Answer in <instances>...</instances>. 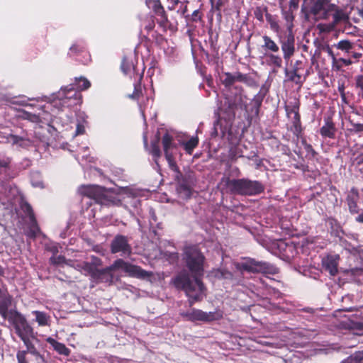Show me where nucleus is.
<instances>
[{"instance_id":"nucleus-23","label":"nucleus","mask_w":363,"mask_h":363,"mask_svg":"<svg viewBox=\"0 0 363 363\" xmlns=\"http://www.w3.org/2000/svg\"><path fill=\"white\" fill-rule=\"evenodd\" d=\"M48 342L59 354L68 357L70 354V350L62 342H60L54 338L49 337L46 339Z\"/></svg>"},{"instance_id":"nucleus-35","label":"nucleus","mask_w":363,"mask_h":363,"mask_svg":"<svg viewBox=\"0 0 363 363\" xmlns=\"http://www.w3.org/2000/svg\"><path fill=\"white\" fill-rule=\"evenodd\" d=\"M268 13V8L266 6H257L254 10V16L260 23L264 22V16H266V14Z\"/></svg>"},{"instance_id":"nucleus-61","label":"nucleus","mask_w":363,"mask_h":363,"mask_svg":"<svg viewBox=\"0 0 363 363\" xmlns=\"http://www.w3.org/2000/svg\"><path fill=\"white\" fill-rule=\"evenodd\" d=\"M85 133V128L83 124L78 123L77 125L75 135H83Z\"/></svg>"},{"instance_id":"nucleus-12","label":"nucleus","mask_w":363,"mask_h":363,"mask_svg":"<svg viewBox=\"0 0 363 363\" xmlns=\"http://www.w3.org/2000/svg\"><path fill=\"white\" fill-rule=\"evenodd\" d=\"M304 63L301 60H296L291 70L287 68L285 69L284 73L288 81L294 82L296 84L302 86L303 82L306 80V77L308 75V72H306V76L302 79L300 71L303 69Z\"/></svg>"},{"instance_id":"nucleus-29","label":"nucleus","mask_w":363,"mask_h":363,"mask_svg":"<svg viewBox=\"0 0 363 363\" xmlns=\"http://www.w3.org/2000/svg\"><path fill=\"white\" fill-rule=\"evenodd\" d=\"M267 62L269 65L273 66L276 68H281L282 67V57L279 55H276L274 52L266 55Z\"/></svg>"},{"instance_id":"nucleus-38","label":"nucleus","mask_w":363,"mask_h":363,"mask_svg":"<svg viewBox=\"0 0 363 363\" xmlns=\"http://www.w3.org/2000/svg\"><path fill=\"white\" fill-rule=\"evenodd\" d=\"M346 363H362L363 361V350L356 351L345 359Z\"/></svg>"},{"instance_id":"nucleus-4","label":"nucleus","mask_w":363,"mask_h":363,"mask_svg":"<svg viewBox=\"0 0 363 363\" xmlns=\"http://www.w3.org/2000/svg\"><path fill=\"white\" fill-rule=\"evenodd\" d=\"M91 86L90 82L84 77H75L74 83L66 86L62 91L65 92V97L62 99L63 104L67 101H73L68 106L80 104L82 102V91L88 89Z\"/></svg>"},{"instance_id":"nucleus-52","label":"nucleus","mask_w":363,"mask_h":363,"mask_svg":"<svg viewBox=\"0 0 363 363\" xmlns=\"http://www.w3.org/2000/svg\"><path fill=\"white\" fill-rule=\"evenodd\" d=\"M23 209L24 212L28 216L30 220H34L35 219L32 206L29 203H26L23 207Z\"/></svg>"},{"instance_id":"nucleus-19","label":"nucleus","mask_w":363,"mask_h":363,"mask_svg":"<svg viewBox=\"0 0 363 363\" xmlns=\"http://www.w3.org/2000/svg\"><path fill=\"white\" fill-rule=\"evenodd\" d=\"M337 128L330 116L324 118V124L320 128V134L323 138L334 139L335 138Z\"/></svg>"},{"instance_id":"nucleus-50","label":"nucleus","mask_w":363,"mask_h":363,"mask_svg":"<svg viewBox=\"0 0 363 363\" xmlns=\"http://www.w3.org/2000/svg\"><path fill=\"white\" fill-rule=\"evenodd\" d=\"M11 163V158L7 157L0 160V174L3 172V169H9Z\"/></svg>"},{"instance_id":"nucleus-44","label":"nucleus","mask_w":363,"mask_h":363,"mask_svg":"<svg viewBox=\"0 0 363 363\" xmlns=\"http://www.w3.org/2000/svg\"><path fill=\"white\" fill-rule=\"evenodd\" d=\"M86 51V47L82 43H75L69 48L72 55H78Z\"/></svg>"},{"instance_id":"nucleus-24","label":"nucleus","mask_w":363,"mask_h":363,"mask_svg":"<svg viewBox=\"0 0 363 363\" xmlns=\"http://www.w3.org/2000/svg\"><path fill=\"white\" fill-rule=\"evenodd\" d=\"M291 130L292 131L293 134L298 138L301 137L303 128L302 127L301 115L299 113L296 112V115L294 116L292 118V125L291 127Z\"/></svg>"},{"instance_id":"nucleus-49","label":"nucleus","mask_w":363,"mask_h":363,"mask_svg":"<svg viewBox=\"0 0 363 363\" xmlns=\"http://www.w3.org/2000/svg\"><path fill=\"white\" fill-rule=\"evenodd\" d=\"M350 124L352 125V128L350 129L351 133L356 134L363 133V123H358L350 121Z\"/></svg>"},{"instance_id":"nucleus-39","label":"nucleus","mask_w":363,"mask_h":363,"mask_svg":"<svg viewBox=\"0 0 363 363\" xmlns=\"http://www.w3.org/2000/svg\"><path fill=\"white\" fill-rule=\"evenodd\" d=\"M198 144L199 138L197 137H193L184 143V150L188 154L191 155L194 149L197 147Z\"/></svg>"},{"instance_id":"nucleus-56","label":"nucleus","mask_w":363,"mask_h":363,"mask_svg":"<svg viewBox=\"0 0 363 363\" xmlns=\"http://www.w3.org/2000/svg\"><path fill=\"white\" fill-rule=\"evenodd\" d=\"M259 112H260V107L252 105V107L250 108L252 118H259Z\"/></svg>"},{"instance_id":"nucleus-45","label":"nucleus","mask_w":363,"mask_h":363,"mask_svg":"<svg viewBox=\"0 0 363 363\" xmlns=\"http://www.w3.org/2000/svg\"><path fill=\"white\" fill-rule=\"evenodd\" d=\"M35 320L40 326L48 325V317L45 313L41 311H35Z\"/></svg>"},{"instance_id":"nucleus-30","label":"nucleus","mask_w":363,"mask_h":363,"mask_svg":"<svg viewBox=\"0 0 363 363\" xmlns=\"http://www.w3.org/2000/svg\"><path fill=\"white\" fill-rule=\"evenodd\" d=\"M266 21L270 26V28L272 31L278 34L280 32V26L279 24L278 16L277 15H272L269 13L266 14Z\"/></svg>"},{"instance_id":"nucleus-25","label":"nucleus","mask_w":363,"mask_h":363,"mask_svg":"<svg viewBox=\"0 0 363 363\" xmlns=\"http://www.w3.org/2000/svg\"><path fill=\"white\" fill-rule=\"evenodd\" d=\"M6 139L8 143H11L13 145H18L20 147H24L26 142H29V140L26 137V134L23 135H17L14 134H9Z\"/></svg>"},{"instance_id":"nucleus-62","label":"nucleus","mask_w":363,"mask_h":363,"mask_svg":"<svg viewBox=\"0 0 363 363\" xmlns=\"http://www.w3.org/2000/svg\"><path fill=\"white\" fill-rule=\"evenodd\" d=\"M348 54L355 60H358L362 56V53L355 52L354 48L352 50V52H349Z\"/></svg>"},{"instance_id":"nucleus-9","label":"nucleus","mask_w":363,"mask_h":363,"mask_svg":"<svg viewBox=\"0 0 363 363\" xmlns=\"http://www.w3.org/2000/svg\"><path fill=\"white\" fill-rule=\"evenodd\" d=\"M147 5L154 12L156 22L163 31L166 32L167 29H173V26L168 20L167 15L160 0H148Z\"/></svg>"},{"instance_id":"nucleus-10","label":"nucleus","mask_w":363,"mask_h":363,"mask_svg":"<svg viewBox=\"0 0 363 363\" xmlns=\"http://www.w3.org/2000/svg\"><path fill=\"white\" fill-rule=\"evenodd\" d=\"M181 316L189 321L211 322L222 318L223 314L220 311L204 312L200 309L193 308L186 312L180 313Z\"/></svg>"},{"instance_id":"nucleus-13","label":"nucleus","mask_w":363,"mask_h":363,"mask_svg":"<svg viewBox=\"0 0 363 363\" xmlns=\"http://www.w3.org/2000/svg\"><path fill=\"white\" fill-rule=\"evenodd\" d=\"M121 69L123 73L130 79L133 78L135 80H141L143 79V74H140L136 71L135 59L132 55L123 56L121 64Z\"/></svg>"},{"instance_id":"nucleus-34","label":"nucleus","mask_w":363,"mask_h":363,"mask_svg":"<svg viewBox=\"0 0 363 363\" xmlns=\"http://www.w3.org/2000/svg\"><path fill=\"white\" fill-rule=\"evenodd\" d=\"M134 82V90L131 94L128 95V98L133 100H138L143 94L142 86L140 84L141 80H135Z\"/></svg>"},{"instance_id":"nucleus-22","label":"nucleus","mask_w":363,"mask_h":363,"mask_svg":"<svg viewBox=\"0 0 363 363\" xmlns=\"http://www.w3.org/2000/svg\"><path fill=\"white\" fill-rule=\"evenodd\" d=\"M162 145L165 155H172L173 150L177 148V144L174 141V138L169 133H165L162 138Z\"/></svg>"},{"instance_id":"nucleus-63","label":"nucleus","mask_w":363,"mask_h":363,"mask_svg":"<svg viewBox=\"0 0 363 363\" xmlns=\"http://www.w3.org/2000/svg\"><path fill=\"white\" fill-rule=\"evenodd\" d=\"M213 6V8L214 9H216V11H218L219 12L218 13V16L220 17H221V13H220V7L222 6V1L220 0H218V2L216 4L215 6H213V4H212Z\"/></svg>"},{"instance_id":"nucleus-28","label":"nucleus","mask_w":363,"mask_h":363,"mask_svg":"<svg viewBox=\"0 0 363 363\" xmlns=\"http://www.w3.org/2000/svg\"><path fill=\"white\" fill-rule=\"evenodd\" d=\"M330 0H316L311 8V12L313 15H318L321 11H325Z\"/></svg>"},{"instance_id":"nucleus-58","label":"nucleus","mask_w":363,"mask_h":363,"mask_svg":"<svg viewBox=\"0 0 363 363\" xmlns=\"http://www.w3.org/2000/svg\"><path fill=\"white\" fill-rule=\"evenodd\" d=\"M91 262L90 263L93 264L94 267L97 268V267L101 266L103 264L101 259L96 256H91Z\"/></svg>"},{"instance_id":"nucleus-55","label":"nucleus","mask_w":363,"mask_h":363,"mask_svg":"<svg viewBox=\"0 0 363 363\" xmlns=\"http://www.w3.org/2000/svg\"><path fill=\"white\" fill-rule=\"evenodd\" d=\"M340 350L339 347H336L335 345H333L328 348L319 349L318 351L322 354H328L335 350Z\"/></svg>"},{"instance_id":"nucleus-32","label":"nucleus","mask_w":363,"mask_h":363,"mask_svg":"<svg viewBox=\"0 0 363 363\" xmlns=\"http://www.w3.org/2000/svg\"><path fill=\"white\" fill-rule=\"evenodd\" d=\"M215 278L233 281L234 276L232 272L225 269H217L213 271Z\"/></svg>"},{"instance_id":"nucleus-43","label":"nucleus","mask_w":363,"mask_h":363,"mask_svg":"<svg viewBox=\"0 0 363 363\" xmlns=\"http://www.w3.org/2000/svg\"><path fill=\"white\" fill-rule=\"evenodd\" d=\"M20 117L24 120H28L33 123H40L41 121L40 117L39 115L35 113H32L26 111L21 112V115Z\"/></svg>"},{"instance_id":"nucleus-11","label":"nucleus","mask_w":363,"mask_h":363,"mask_svg":"<svg viewBox=\"0 0 363 363\" xmlns=\"http://www.w3.org/2000/svg\"><path fill=\"white\" fill-rule=\"evenodd\" d=\"M223 77L225 78L222 79V83L226 88L232 86L237 82H242L249 86L255 84V79L249 74H242L240 72H224Z\"/></svg>"},{"instance_id":"nucleus-2","label":"nucleus","mask_w":363,"mask_h":363,"mask_svg":"<svg viewBox=\"0 0 363 363\" xmlns=\"http://www.w3.org/2000/svg\"><path fill=\"white\" fill-rule=\"evenodd\" d=\"M122 269L129 277L140 279H148L152 277L153 273L143 269L141 267L125 262L121 258L116 259L113 263L105 268L98 269L93 280L96 283H104L109 286L114 282L113 272Z\"/></svg>"},{"instance_id":"nucleus-57","label":"nucleus","mask_w":363,"mask_h":363,"mask_svg":"<svg viewBox=\"0 0 363 363\" xmlns=\"http://www.w3.org/2000/svg\"><path fill=\"white\" fill-rule=\"evenodd\" d=\"M336 9H339V8L336 5L328 3L326 9L324 12V18H327V15L328 14L329 12H335Z\"/></svg>"},{"instance_id":"nucleus-21","label":"nucleus","mask_w":363,"mask_h":363,"mask_svg":"<svg viewBox=\"0 0 363 363\" xmlns=\"http://www.w3.org/2000/svg\"><path fill=\"white\" fill-rule=\"evenodd\" d=\"M359 199V195L358 190L354 187L352 188L346 198L350 213L358 214L359 213V208L357 204Z\"/></svg>"},{"instance_id":"nucleus-37","label":"nucleus","mask_w":363,"mask_h":363,"mask_svg":"<svg viewBox=\"0 0 363 363\" xmlns=\"http://www.w3.org/2000/svg\"><path fill=\"white\" fill-rule=\"evenodd\" d=\"M333 23L338 24L340 22H345L348 19L347 15L342 9H336L333 14Z\"/></svg>"},{"instance_id":"nucleus-36","label":"nucleus","mask_w":363,"mask_h":363,"mask_svg":"<svg viewBox=\"0 0 363 363\" xmlns=\"http://www.w3.org/2000/svg\"><path fill=\"white\" fill-rule=\"evenodd\" d=\"M335 46L337 47V49L342 51H345L347 53H348L349 52H352V50L354 48V43L348 40H340Z\"/></svg>"},{"instance_id":"nucleus-7","label":"nucleus","mask_w":363,"mask_h":363,"mask_svg":"<svg viewBox=\"0 0 363 363\" xmlns=\"http://www.w3.org/2000/svg\"><path fill=\"white\" fill-rule=\"evenodd\" d=\"M174 177L177 184L176 190L179 196L184 199H190L196 183L195 174L193 172H187L184 174L182 172Z\"/></svg>"},{"instance_id":"nucleus-31","label":"nucleus","mask_w":363,"mask_h":363,"mask_svg":"<svg viewBox=\"0 0 363 363\" xmlns=\"http://www.w3.org/2000/svg\"><path fill=\"white\" fill-rule=\"evenodd\" d=\"M281 1H282V0H279L280 8L281 9V14H282L284 20L288 23V29H289V31H290V30H291L292 27L294 26L293 21L295 18V16L294 15V11H290V10H285L281 6Z\"/></svg>"},{"instance_id":"nucleus-60","label":"nucleus","mask_w":363,"mask_h":363,"mask_svg":"<svg viewBox=\"0 0 363 363\" xmlns=\"http://www.w3.org/2000/svg\"><path fill=\"white\" fill-rule=\"evenodd\" d=\"M191 21L194 22H198L201 21V15L199 10H195L191 15Z\"/></svg>"},{"instance_id":"nucleus-42","label":"nucleus","mask_w":363,"mask_h":363,"mask_svg":"<svg viewBox=\"0 0 363 363\" xmlns=\"http://www.w3.org/2000/svg\"><path fill=\"white\" fill-rule=\"evenodd\" d=\"M165 158L168 162L169 168L174 172V176H177L179 173H182L175 162L174 154L165 155Z\"/></svg>"},{"instance_id":"nucleus-14","label":"nucleus","mask_w":363,"mask_h":363,"mask_svg":"<svg viewBox=\"0 0 363 363\" xmlns=\"http://www.w3.org/2000/svg\"><path fill=\"white\" fill-rule=\"evenodd\" d=\"M279 43L283 52V57L288 62L295 52V37L292 31H289V33L284 38L280 37Z\"/></svg>"},{"instance_id":"nucleus-40","label":"nucleus","mask_w":363,"mask_h":363,"mask_svg":"<svg viewBox=\"0 0 363 363\" xmlns=\"http://www.w3.org/2000/svg\"><path fill=\"white\" fill-rule=\"evenodd\" d=\"M301 143L306 152V157L308 159L315 158L317 156L318 152L314 150L313 146L311 144L308 143L306 139H303Z\"/></svg>"},{"instance_id":"nucleus-47","label":"nucleus","mask_w":363,"mask_h":363,"mask_svg":"<svg viewBox=\"0 0 363 363\" xmlns=\"http://www.w3.org/2000/svg\"><path fill=\"white\" fill-rule=\"evenodd\" d=\"M151 155L154 160L157 161L162 156V152L158 145V140L151 143Z\"/></svg>"},{"instance_id":"nucleus-6","label":"nucleus","mask_w":363,"mask_h":363,"mask_svg":"<svg viewBox=\"0 0 363 363\" xmlns=\"http://www.w3.org/2000/svg\"><path fill=\"white\" fill-rule=\"evenodd\" d=\"M4 320L9 321L21 340L26 337H33L35 333L26 318L16 309H11L10 314Z\"/></svg>"},{"instance_id":"nucleus-1","label":"nucleus","mask_w":363,"mask_h":363,"mask_svg":"<svg viewBox=\"0 0 363 363\" xmlns=\"http://www.w3.org/2000/svg\"><path fill=\"white\" fill-rule=\"evenodd\" d=\"M183 260L191 273L194 280L186 272H181L173 279L176 289L182 290L189 297V304L191 307L195 302L201 301L202 294L206 287L201 281L204 272L205 256L196 245L186 246L183 252Z\"/></svg>"},{"instance_id":"nucleus-46","label":"nucleus","mask_w":363,"mask_h":363,"mask_svg":"<svg viewBox=\"0 0 363 363\" xmlns=\"http://www.w3.org/2000/svg\"><path fill=\"white\" fill-rule=\"evenodd\" d=\"M82 269L86 272L91 279L96 275V272L98 269L96 267H94L93 264L88 262H83Z\"/></svg>"},{"instance_id":"nucleus-54","label":"nucleus","mask_w":363,"mask_h":363,"mask_svg":"<svg viewBox=\"0 0 363 363\" xmlns=\"http://www.w3.org/2000/svg\"><path fill=\"white\" fill-rule=\"evenodd\" d=\"M229 155L232 160H236L238 157H242L240 151H239V149L237 147L230 148Z\"/></svg>"},{"instance_id":"nucleus-51","label":"nucleus","mask_w":363,"mask_h":363,"mask_svg":"<svg viewBox=\"0 0 363 363\" xmlns=\"http://www.w3.org/2000/svg\"><path fill=\"white\" fill-rule=\"evenodd\" d=\"M50 263L52 265H59L65 262V257L62 255L59 256H52L50 258Z\"/></svg>"},{"instance_id":"nucleus-5","label":"nucleus","mask_w":363,"mask_h":363,"mask_svg":"<svg viewBox=\"0 0 363 363\" xmlns=\"http://www.w3.org/2000/svg\"><path fill=\"white\" fill-rule=\"evenodd\" d=\"M245 262L236 263L235 268L242 274L243 271L250 273H261L263 274L275 275L279 269L274 264L264 261H258L254 258H245Z\"/></svg>"},{"instance_id":"nucleus-33","label":"nucleus","mask_w":363,"mask_h":363,"mask_svg":"<svg viewBox=\"0 0 363 363\" xmlns=\"http://www.w3.org/2000/svg\"><path fill=\"white\" fill-rule=\"evenodd\" d=\"M268 90L265 89L263 86L260 89L259 91L252 99V105L259 106L261 108L262 101L267 93Z\"/></svg>"},{"instance_id":"nucleus-64","label":"nucleus","mask_w":363,"mask_h":363,"mask_svg":"<svg viewBox=\"0 0 363 363\" xmlns=\"http://www.w3.org/2000/svg\"><path fill=\"white\" fill-rule=\"evenodd\" d=\"M48 250L52 253V256H55L58 253V247L55 245L48 247Z\"/></svg>"},{"instance_id":"nucleus-41","label":"nucleus","mask_w":363,"mask_h":363,"mask_svg":"<svg viewBox=\"0 0 363 363\" xmlns=\"http://www.w3.org/2000/svg\"><path fill=\"white\" fill-rule=\"evenodd\" d=\"M40 231V228L38 225L37 220H30V226L29 230L26 233L27 237L29 238L35 239L37 236L38 233Z\"/></svg>"},{"instance_id":"nucleus-59","label":"nucleus","mask_w":363,"mask_h":363,"mask_svg":"<svg viewBox=\"0 0 363 363\" xmlns=\"http://www.w3.org/2000/svg\"><path fill=\"white\" fill-rule=\"evenodd\" d=\"M298 9V0H290L288 10L294 11H296Z\"/></svg>"},{"instance_id":"nucleus-18","label":"nucleus","mask_w":363,"mask_h":363,"mask_svg":"<svg viewBox=\"0 0 363 363\" xmlns=\"http://www.w3.org/2000/svg\"><path fill=\"white\" fill-rule=\"evenodd\" d=\"M243 105V96L241 94H236L225 98V106H227L226 112L235 116V111L241 109Z\"/></svg>"},{"instance_id":"nucleus-3","label":"nucleus","mask_w":363,"mask_h":363,"mask_svg":"<svg viewBox=\"0 0 363 363\" xmlns=\"http://www.w3.org/2000/svg\"><path fill=\"white\" fill-rule=\"evenodd\" d=\"M228 192L240 196H256L264 191V185L257 180H251L247 178L223 179Z\"/></svg>"},{"instance_id":"nucleus-48","label":"nucleus","mask_w":363,"mask_h":363,"mask_svg":"<svg viewBox=\"0 0 363 363\" xmlns=\"http://www.w3.org/2000/svg\"><path fill=\"white\" fill-rule=\"evenodd\" d=\"M355 88L359 89L358 95L363 97V74L355 77Z\"/></svg>"},{"instance_id":"nucleus-27","label":"nucleus","mask_w":363,"mask_h":363,"mask_svg":"<svg viewBox=\"0 0 363 363\" xmlns=\"http://www.w3.org/2000/svg\"><path fill=\"white\" fill-rule=\"evenodd\" d=\"M300 105V101L298 99H294L293 101H290L289 104L285 105L286 116L290 118L291 114L296 116V112L299 113Z\"/></svg>"},{"instance_id":"nucleus-26","label":"nucleus","mask_w":363,"mask_h":363,"mask_svg":"<svg viewBox=\"0 0 363 363\" xmlns=\"http://www.w3.org/2000/svg\"><path fill=\"white\" fill-rule=\"evenodd\" d=\"M264 44L262 48L267 51L272 52H278L279 51V45L269 36L264 35L262 36Z\"/></svg>"},{"instance_id":"nucleus-15","label":"nucleus","mask_w":363,"mask_h":363,"mask_svg":"<svg viewBox=\"0 0 363 363\" xmlns=\"http://www.w3.org/2000/svg\"><path fill=\"white\" fill-rule=\"evenodd\" d=\"M110 249L113 254L122 252L124 255H130L132 250L127 237L123 235L114 237L111 242Z\"/></svg>"},{"instance_id":"nucleus-16","label":"nucleus","mask_w":363,"mask_h":363,"mask_svg":"<svg viewBox=\"0 0 363 363\" xmlns=\"http://www.w3.org/2000/svg\"><path fill=\"white\" fill-rule=\"evenodd\" d=\"M21 340L26 347V350H23V351L26 352V353L30 354L33 356H34L35 360L38 363H46V360L44 355L40 354V352L38 350L34 343L33 342V340L39 342V340L36 337V333H34L33 337H26L22 339Z\"/></svg>"},{"instance_id":"nucleus-17","label":"nucleus","mask_w":363,"mask_h":363,"mask_svg":"<svg viewBox=\"0 0 363 363\" xmlns=\"http://www.w3.org/2000/svg\"><path fill=\"white\" fill-rule=\"evenodd\" d=\"M11 304L12 296L9 294L7 288H0V315L3 319L10 314L9 308Z\"/></svg>"},{"instance_id":"nucleus-53","label":"nucleus","mask_w":363,"mask_h":363,"mask_svg":"<svg viewBox=\"0 0 363 363\" xmlns=\"http://www.w3.org/2000/svg\"><path fill=\"white\" fill-rule=\"evenodd\" d=\"M27 354L26 352H24L23 350H18L16 353V359L18 363H28V361L27 359Z\"/></svg>"},{"instance_id":"nucleus-8","label":"nucleus","mask_w":363,"mask_h":363,"mask_svg":"<svg viewBox=\"0 0 363 363\" xmlns=\"http://www.w3.org/2000/svg\"><path fill=\"white\" fill-rule=\"evenodd\" d=\"M79 191L82 196L92 199L95 203L108 206L113 203L104 187L94 185L82 186Z\"/></svg>"},{"instance_id":"nucleus-20","label":"nucleus","mask_w":363,"mask_h":363,"mask_svg":"<svg viewBox=\"0 0 363 363\" xmlns=\"http://www.w3.org/2000/svg\"><path fill=\"white\" fill-rule=\"evenodd\" d=\"M340 256L338 255H328L322 259V265L325 271L328 272L331 276H335L337 272L338 261Z\"/></svg>"}]
</instances>
